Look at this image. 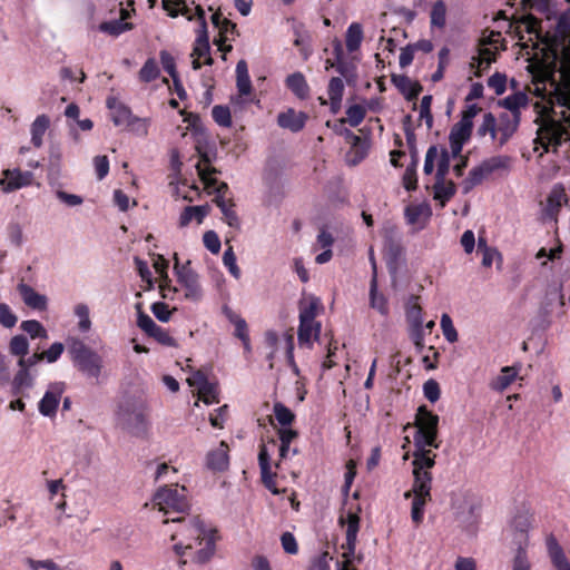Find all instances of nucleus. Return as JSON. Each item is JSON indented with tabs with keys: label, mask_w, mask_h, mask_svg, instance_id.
<instances>
[{
	"label": "nucleus",
	"mask_w": 570,
	"mask_h": 570,
	"mask_svg": "<svg viewBox=\"0 0 570 570\" xmlns=\"http://www.w3.org/2000/svg\"><path fill=\"white\" fill-rule=\"evenodd\" d=\"M556 36L549 46L552 53V61L542 70V77L538 81H548L551 87V104L556 108H561L556 115L560 116L558 120H550L538 130V137L534 139V150L542 148L543 153H558L563 144H569L564 151L570 155V30L560 32Z\"/></svg>",
	"instance_id": "obj_1"
},
{
	"label": "nucleus",
	"mask_w": 570,
	"mask_h": 570,
	"mask_svg": "<svg viewBox=\"0 0 570 570\" xmlns=\"http://www.w3.org/2000/svg\"><path fill=\"white\" fill-rule=\"evenodd\" d=\"M68 352L73 365L87 377L98 379L101 374V356L87 346L81 340H68Z\"/></svg>",
	"instance_id": "obj_2"
},
{
	"label": "nucleus",
	"mask_w": 570,
	"mask_h": 570,
	"mask_svg": "<svg viewBox=\"0 0 570 570\" xmlns=\"http://www.w3.org/2000/svg\"><path fill=\"white\" fill-rule=\"evenodd\" d=\"M439 421L438 414L428 410L425 405H421L415 415L416 431L413 436L414 445L423 444L439 449L441 444V442L438 441Z\"/></svg>",
	"instance_id": "obj_3"
},
{
	"label": "nucleus",
	"mask_w": 570,
	"mask_h": 570,
	"mask_svg": "<svg viewBox=\"0 0 570 570\" xmlns=\"http://www.w3.org/2000/svg\"><path fill=\"white\" fill-rule=\"evenodd\" d=\"M360 508L357 511L348 510L346 514H341L338 519V523L342 527H345L346 540L342 544V558L340 570H357L353 567V561L355 557V549L357 543V533L360 531L361 518L358 515Z\"/></svg>",
	"instance_id": "obj_4"
},
{
	"label": "nucleus",
	"mask_w": 570,
	"mask_h": 570,
	"mask_svg": "<svg viewBox=\"0 0 570 570\" xmlns=\"http://www.w3.org/2000/svg\"><path fill=\"white\" fill-rule=\"evenodd\" d=\"M154 503L163 511L167 518L183 515L189 509L186 498V489L178 485L165 487L159 489L154 495Z\"/></svg>",
	"instance_id": "obj_5"
},
{
	"label": "nucleus",
	"mask_w": 570,
	"mask_h": 570,
	"mask_svg": "<svg viewBox=\"0 0 570 570\" xmlns=\"http://www.w3.org/2000/svg\"><path fill=\"white\" fill-rule=\"evenodd\" d=\"M430 445H414L413 451V483L415 484H429L432 485V473L431 469L435 465L436 454L428 449Z\"/></svg>",
	"instance_id": "obj_6"
},
{
	"label": "nucleus",
	"mask_w": 570,
	"mask_h": 570,
	"mask_svg": "<svg viewBox=\"0 0 570 570\" xmlns=\"http://www.w3.org/2000/svg\"><path fill=\"white\" fill-rule=\"evenodd\" d=\"M277 448V441L274 438H269L266 441L262 440L258 452L262 483L274 494L279 493L276 487L277 472L272 470V453H274Z\"/></svg>",
	"instance_id": "obj_7"
},
{
	"label": "nucleus",
	"mask_w": 570,
	"mask_h": 570,
	"mask_svg": "<svg viewBox=\"0 0 570 570\" xmlns=\"http://www.w3.org/2000/svg\"><path fill=\"white\" fill-rule=\"evenodd\" d=\"M170 522L179 524V529L170 534L171 541H177L181 537L184 541L193 543V541H198L208 532L198 517L176 515L164 520L165 524Z\"/></svg>",
	"instance_id": "obj_8"
},
{
	"label": "nucleus",
	"mask_w": 570,
	"mask_h": 570,
	"mask_svg": "<svg viewBox=\"0 0 570 570\" xmlns=\"http://www.w3.org/2000/svg\"><path fill=\"white\" fill-rule=\"evenodd\" d=\"M175 258L176 263L174 268L177 282L185 288V298L193 302L199 301L203 296V291L199 284L198 274L190 268V262L180 266L176 255Z\"/></svg>",
	"instance_id": "obj_9"
},
{
	"label": "nucleus",
	"mask_w": 570,
	"mask_h": 570,
	"mask_svg": "<svg viewBox=\"0 0 570 570\" xmlns=\"http://www.w3.org/2000/svg\"><path fill=\"white\" fill-rule=\"evenodd\" d=\"M194 20L199 23L198 36L195 41L191 57L204 58L206 66H212L214 60L210 56V46L207 35V23L205 20V11L200 6L195 7Z\"/></svg>",
	"instance_id": "obj_10"
},
{
	"label": "nucleus",
	"mask_w": 570,
	"mask_h": 570,
	"mask_svg": "<svg viewBox=\"0 0 570 570\" xmlns=\"http://www.w3.org/2000/svg\"><path fill=\"white\" fill-rule=\"evenodd\" d=\"M431 489L432 485L429 484L413 483L411 491H407L404 494L406 499L410 498L412 493L414 495L412 501L411 518L416 527L423 522L424 508L426 503L432 500Z\"/></svg>",
	"instance_id": "obj_11"
},
{
	"label": "nucleus",
	"mask_w": 570,
	"mask_h": 570,
	"mask_svg": "<svg viewBox=\"0 0 570 570\" xmlns=\"http://www.w3.org/2000/svg\"><path fill=\"white\" fill-rule=\"evenodd\" d=\"M345 122V118H341L337 121V124L333 126V129L337 135L344 136L346 140L352 145L354 154V159L352 163L355 165L365 158L367 154V146L366 142L363 141L360 136L355 135L350 129L344 127Z\"/></svg>",
	"instance_id": "obj_12"
},
{
	"label": "nucleus",
	"mask_w": 570,
	"mask_h": 570,
	"mask_svg": "<svg viewBox=\"0 0 570 570\" xmlns=\"http://www.w3.org/2000/svg\"><path fill=\"white\" fill-rule=\"evenodd\" d=\"M2 175L3 178L0 179V185L6 193H11L30 185L32 178L30 171L23 173L20 169H4Z\"/></svg>",
	"instance_id": "obj_13"
},
{
	"label": "nucleus",
	"mask_w": 570,
	"mask_h": 570,
	"mask_svg": "<svg viewBox=\"0 0 570 570\" xmlns=\"http://www.w3.org/2000/svg\"><path fill=\"white\" fill-rule=\"evenodd\" d=\"M521 115L502 112L497 120L499 145H505L520 125Z\"/></svg>",
	"instance_id": "obj_14"
},
{
	"label": "nucleus",
	"mask_w": 570,
	"mask_h": 570,
	"mask_svg": "<svg viewBox=\"0 0 570 570\" xmlns=\"http://www.w3.org/2000/svg\"><path fill=\"white\" fill-rule=\"evenodd\" d=\"M391 81L407 101H415L423 91V86L417 80H411L406 75H392Z\"/></svg>",
	"instance_id": "obj_15"
},
{
	"label": "nucleus",
	"mask_w": 570,
	"mask_h": 570,
	"mask_svg": "<svg viewBox=\"0 0 570 570\" xmlns=\"http://www.w3.org/2000/svg\"><path fill=\"white\" fill-rule=\"evenodd\" d=\"M17 289L23 303L37 311H46L48 307V299L45 295L37 293L30 285L21 282L18 284Z\"/></svg>",
	"instance_id": "obj_16"
},
{
	"label": "nucleus",
	"mask_w": 570,
	"mask_h": 570,
	"mask_svg": "<svg viewBox=\"0 0 570 570\" xmlns=\"http://www.w3.org/2000/svg\"><path fill=\"white\" fill-rule=\"evenodd\" d=\"M371 261L373 267V275L370 284V306L385 316L390 312L389 303L386 297L377 292L376 263L372 254Z\"/></svg>",
	"instance_id": "obj_17"
},
{
	"label": "nucleus",
	"mask_w": 570,
	"mask_h": 570,
	"mask_svg": "<svg viewBox=\"0 0 570 570\" xmlns=\"http://www.w3.org/2000/svg\"><path fill=\"white\" fill-rule=\"evenodd\" d=\"M199 153V161L196 165V169L200 180L203 181L205 188H212L217 184V179L213 177V175L218 174L219 170L215 167L210 166L212 159L206 151Z\"/></svg>",
	"instance_id": "obj_18"
},
{
	"label": "nucleus",
	"mask_w": 570,
	"mask_h": 570,
	"mask_svg": "<svg viewBox=\"0 0 570 570\" xmlns=\"http://www.w3.org/2000/svg\"><path fill=\"white\" fill-rule=\"evenodd\" d=\"M307 120V115L303 111L296 112L294 109H288L277 116V124L282 128L289 129L293 132L301 131Z\"/></svg>",
	"instance_id": "obj_19"
},
{
	"label": "nucleus",
	"mask_w": 570,
	"mask_h": 570,
	"mask_svg": "<svg viewBox=\"0 0 570 570\" xmlns=\"http://www.w3.org/2000/svg\"><path fill=\"white\" fill-rule=\"evenodd\" d=\"M206 465L209 470L219 472L228 468V445L225 441H222L217 449L208 452Z\"/></svg>",
	"instance_id": "obj_20"
},
{
	"label": "nucleus",
	"mask_w": 570,
	"mask_h": 570,
	"mask_svg": "<svg viewBox=\"0 0 570 570\" xmlns=\"http://www.w3.org/2000/svg\"><path fill=\"white\" fill-rule=\"evenodd\" d=\"M216 530H209L204 537L197 542L199 546L204 543V547L198 549L195 553V561L204 564L208 562L216 551Z\"/></svg>",
	"instance_id": "obj_21"
},
{
	"label": "nucleus",
	"mask_w": 570,
	"mask_h": 570,
	"mask_svg": "<svg viewBox=\"0 0 570 570\" xmlns=\"http://www.w3.org/2000/svg\"><path fill=\"white\" fill-rule=\"evenodd\" d=\"M50 118L48 115H39L30 125L31 144L35 148H41L43 137L50 127Z\"/></svg>",
	"instance_id": "obj_22"
},
{
	"label": "nucleus",
	"mask_w": 570,
	"mask_h": 570,
	"mask_svg": "<svg viewBox=\"0 0 570 570\" xmlns=\"http://www.w3.org/2000/svg\"><path fill=\"white\" fill-rule=\"evenodd\" d=\"M107 107L110 109L111 120L115 126H126L130 121L132 117L130 108L119 102L116 98H108Z\"/></svg>",
	"instance_id": "obj_23"
},
{
	"label": "nucleus",
	"mask_w": 570,
	"mask_h": 570,
	"mask_svg": "<svg viewBox=\"0 0 570 570\" xmlns=\"http://www.w3.org/2000/svg\"><path fill=\"white\" fill-rule=\"evenodd\" d=\"M495 59L497 52L493 49L481 45L479 49V55L476 57H473L470 63L471 68L476 69L474 71V76L481 77L482 71L487 70L490 67V65L495 61Z\"/></svg>",
	"instance_id": "obj_24"
},
{
	"label": "nucleus",
	"mask_w": 570,
	"mask_h": 570,
	"mask_svg": "<svg viewBox=\"0 0 570 570\" xmlns=\"http://www.w3.org/2000/svg\"><path fill=\"white\" fill-rule=\"evenodd\" d=\"M456 185L452 180H438L433 185V198L440 203L441 207H444L455 195Z\"/></svg>",
	"instance_id": "obj_25"
},
{
	"label": "nucleus",
	"mask_w": 570,
	"mask_h": 570,
	"mask_svg": "<svg viewBox=\"0 0 570 570\" xmlns=\"http://www.w3.org/2000/svg\"><path fill=\"white\" fill-rule=\"evenodd\" d=\"M547 547L552 564L558 570H570V563L554 537L548 538Z\"/></svg>",
	"instance_id": "obj_26"
},
{
	"label": "nucleus",
	"mask_w": 570,
	"mask_h": 570,
	"mask_svg": "<svg viewBox=\"0 0 570 570\" xmlns=\"http://www.w3.org/2000/svg\"><path fill=\"white\" fill-rule=\"evenodd\" d=\"M321 333V323L299 321L297 337L299 345H312V338L318 340Z\"/></svg>",
	"instance_id": "obj_27"
},
{
	"label": "nucleus",
	"mask_w": 570,
	"mask_h": 570,
	"mask_svg": "<svg viewBox=\"0 0 570 570\" xmlns=\"http://www.w3.org/2000/svg\"><path fill=\"white\" fill-rule=\"evenodd\" d=\"M568 202L566 189L562 185H556L547 198V213L554 216L559 213L563 204Z\"/></svg>",
	"instance_id": "obj_28"
},
{
	"label": "nucleus",
	"mask_w": 570,
	"mask_h": 570,
	"mask_svg": "<svg viewBox=\"0 0 570 570\" xmlns=\"http://www.w3.org/2000/svg\"><path fill=\"white\" fill-rule=\"evenodd\" d=\"M61 391L49 390L45 393L39 402L38 409L43 416H55L58 410Z\"/></svg>",
	"instance_id": "obj_29"
},
{
	"label": "nucleus",
	"mask_w": 570,
	"mask_h": 570,
	"mask_svg": "<svg viewBox=\"0 0 570 570\" xmlns=\"http://www.w3.org/2000/svg\"><path fill=\"white\" fill-rule=\"evenodd\" d=\"M286 87L299 99L308 97L309 87L304 75L299 71L287 76L285 80Z\"/></svg>",
	"instance_id": "obj_30"
},
{
	"label": "nucleus",
	"mask_w": 570,
	"mask_h": 570,
	"mask_svg": "<svg viewBox=\"0 0 570 570\" xmlns=\"http://www.w3.org/2000/svg\"><path fill=\"white\" fill-rule=\"evenodd\" d=\"M528 104H529L528 95L524 92H521V91L514 92L499 101V106L509 110L508 114H517V115H521L520 109L525 108L528 106Z\"/></svg>",
	"instance_id": "obj_31"
},
{
	"label": "nucleus",
	"mask_w": 570,
	"mask_h": 570,
	"mask_svg": "<svg viewBox=\"0 0 570 570\" xmlns=\"http://www.w3.org/2000/svg\"><path fill=\"white\" fill-rule=\"evenodd\" d=\"M161 6L171 18L184 16L188 20H194L191 9L187 6L185 0H163Z\"/></svg>",
	"instance_id": "obj_32"
},
{
	"label": "nucleus",
	"mask_w": 570,
	"mask_h": 570,
	"mask_svg": "<svg viewBox=\"0 0 570 570\" xmlns=\"http://www.w3.org/2000/svg\"><path fill=\"white\" fill-rule=\"evenodd\" d=\"M364 38L363 27L358 22H352L345 33V45L348 52L357 51Z\"/></svg>",
	"instance_id": "obj_33"
},
{
	"label": "nucleus",
	"mask_w": 570,
	"mask_h": 570,
	"mask_svg": "<svg viewBox=\"0 0 570 570\" xmlns=\"http://www.w3.org/2000/svg\"><path fill=\"white\" fill-rule=\"evenodd\" d=\"M519 368L515 366H503L501 375L491 383V389L498 392L507 390L515 380Z\"/></svg>",
	"instance_id": "obj_34"
},
{
	"label": "nucleus",
	"mask_w": 570,
	"mask_h": 570,
	"mask_svg": "<svg viewBox=\"0 0 570 570\" xmlns=\"http://www.w3.org/2000/svg\"><path fill=\"white\" fill-rule=\"evenodd\" d=\"M208 214V206H187L179 217V226H187L194 218L202 223Z\"/></svg>",
	"instance_id": "obj_35"
},
{
	"label": "nucleus",
	"mask_w": 570,
	"mask_h": 570,
	"mask_svg": "<svg viewBox=\"0 0 570 570\" xmlns=\"http://www.w3.org/2000/svg\"><path fill=\"white\" fill-rule=\"evenodd\" d=\"M121 14V19L119 20L102 22L99 27L100 30L111 36H119L122 32L132 29V23L124 21V19L128 17L127 11L122 9Z\"/></svg>",
	"instance_id": "obj_36"
},
{
	"label": "nucleus",
	"mask_w": 570,
	"mask_h": 570,
	"mask_svg": "<svg viewBox=\"0 0 570 570\" xmlns=\"http://www.w3.org/2000/svg\"><path fill=\"white\" fill-rule=\"evenodd\" d=\"M160 76V69L155 58H148L138 72L140 82L149 83Z\"/></svg>",
	"instance_id": "obj_37"
},
{
	"label": "nucleus",
	"mask_w": 570,
	"mask_h": 570,
	"mask_svg": "<svg viewBox=\"0 0 570 570\" xmlns=\"http://www.w3.org/2000/svg\"><path fill=\"white\" fill-rule=\"evenodd\" d=\"M32 384L33 380L29 371L20 367L12 380L11 392L13 395H20L22 394L23 389L31 387Z\"/></svg>",
	"instance_id": "obj_38"
},
{
	"label": "nucleus",
	"mask_w": 570,
	"mask_h": 570,
	"mask_svg": "<svg viewBox=\"0 0 570 570\" xmlns=\"http://www.w3.org/2000/svg\"><path fill=\"white\" fill-rule=\"evenodd\" d=\"M417 296H411L406 304V318L413 327H421L423 324L422 307Z\"/></svg>",
	"instance_id": "obj_39"
},
{
	"label": "nucleus",
	"mask_w": 570,
	"mask_h": 570,
	"mask_svg": "<svg viewBox=\"0 0 570 570\" xmlns=\"http://www.w3.org/2000/svg\"><path fill=\"white\" fill-rule=\"evenodd\" d=\"M473 122H465L459 120L452 128L449 135V139H454L465 144L472 135Z\"/></svg>",
	"instance_id": "obj_40"
},
{
	"label": "nucleus",
	"mask_w": 570,
	"mask_h": 570,
	"mask_svg": "<svg viewBox=\"0 0 570 570\" xmlns=\"http://www.w3.org/2000/svg\"><path fill=\"white\" fill-rule=\"evenodd\" d=\"M273 413L282 428L291 426L295 421L293 411L281 402H276L273 406Z\"/></svg>",
	"instance_id": "obj_41"
},
{
	"label": "nucleus",
	"mask_w": 570,
	"mask_h": 570,
	"mask_svg": "<svg viewBox=\"0 0 570 570\" xmlns=\"http://www.w3.org/2000/svg\"><path fill=\"white\" fill-rule=\"evenodd\" d=\"M20 328L26 332L31 338H48V332L43 325L37 320L23 321Z\"/></svg>",
	"instance_id": "obj_42"
},
{
	"label": "nucleus",
	"mask_w": 570,
	"mask_h": 570,
	"mask_svg": "<svg viewBox=\"0 0 570 570\" xmlns=\"http://www.w3.org/2000/svg\"><path fill=\"white\" fill-rule=\"evenodd\" d=\"M510 157L508 156H493L483 160L481 164L483 165V169L488 175H491L494 171L501 169H508L510 167Z\"/></svg>",
	"instance_id": "obj_43"
},
{
	"label": "nucleus",
	"mask_w": 570,
	"mask_h": 570,
	"mask_svg": "<svg viewBox=\"0 0 570 570\" xmlns=\"http://www.w3.org/2000/svg\"><path fill=\"white\" fill-rule=\"evenodd\" d=\"M488 134L491 136L492 140L497 139V118L492 112L484 114L483 121L478 128V135L480 137H484Z\"/></svg>",
	"instance_id": "obj_44"
},
{
	"label": "nucleus",
	"mask_w": 570,
	"mask_h": 570,
	"mask_svg": "<svg viewBox=\"0 0 570 570\" xmlns=\"http://www.w3.org/2000/svg\"><path fill=\"white\" fill-rule=\"evenodd\" d=\"M411 151H412V156L414 159H413L411 166H407V168L403 175V186L409 191L415 190L417 187V178H416V170H415V167L417 165L416 151L414 149Z\"/></svg>",
	"instance_id": "obj_45"
},
{
	"label": "nucleus",
	"mask_w": 570,
	"mask_h": 570,
	"mask_svg": "<svg viewBox=\"0 0 570 570\" xmlns=\"http://www.w3.org/2000/svg\"><path fill=\"white\" fill-rule=\"evenodd\" d=\"M446 23V6L443 1H436L431 10V24L440 29Z\"/></svg>",
	"instance_id": "obj_46"
},
{
	"label": "nucleus",
	"mask_w": 570,
	"mask_h": 570,
	"mask_svg": "<svg viewBox=\"0 0 570 570\" xmlns=\"http://www.w3.org/2000/svg\"><path fill=\"white\" fill-rule=\"evenodd\" d=\"M9 350L12 355L24 357L29 352V342L24 335H16L10 340Z\"/></svg>",
	"instance_id": "obj_47"
},
{
	"label": "nucleus",
	"mask_w": 570,
	"mask_h": 570,
	"mask_svg": "<svg viewBox=\"0 0 570 570\" xmlns=\"http://www.w3.org/2000/svg\"><path fill=\"white\" fill-rule=\"evenodd\" d=\"M212 116L216 124L228 128L232 126V115L227 106L216 105L212 109Z\"/></svg>",
	"instance_id": "obj_48"
},
{
	"label": "nucleus",
	"mask_w": 570,
	"mask_h": 570,
	"mask_svg": "<svg viewBox=\"0 0 570 570\" xmlns=\"http://www.w3.org/2000/svg\"><path fill=\"white\" fill-rule=\"evenodd\" d=\"M488 176L482 164L472 168L469 173V177L464 180V193H468L473 186L481 184Z\"/></svg>",
	"instance_id": "obj_49"
},
{
	"label": "nucleus",
	"mask_w": 570,
	"mask_h": 570,
	"mask_svg": "<svg viewBox=\"0 0 570 570\" xmlns=\"http://www.w3.org/2000/svg\"><path fill=\"white\" fill-rule=\"evenodd\" d=\"M347 119L346 122L352 127L361 125L366 116V109L362 105H352L346 109Z\"/></svg>",
	"instance_id": "obj_50"
},
{
	"label": "nucleus",
	"mask_w": 570,
	"mask_h": 570,
	"mask_svg": "<svg viewBox=\"0 0 570 570\" xmlns=\"http://www.w3.org/2000/svg\"><path fill=\"white\" fill-rule=\"evenodd\" d=\"M198 395L206 404H215L219 402L217 386L210 382L199 386Z\"/></svg>",
	"instance_id": "obj_51"
},
{
	"label": "nucleus",
	"mask_w": 570,
	"mask_h": 570,
	"mask_svg": "<svg viewBox=\"0 0 570 570\" xmlns=\"http://www.w3.org/2000/svg\"><path fill=\"white\" fill-rule=\"evenodd\" d=\"M75 315L79 317L78 327L79 331L85 333L88 332L91 327V321L89 317V307L83 304L79 303L75 306Z\"/></svg>",
	"instance_id": "obj_52"
},
{
	"label": "nucleus",
	"mask_w": 570,
	"mask_h": 570,
	"mask_svg": "<svg viewBox=\"0 0 570 570\" xmlns=\"http://www.w3.org/2000/svg\"><path fill=\"white\" fill-rule=\"evenodd\" d=\"M451 164V155L446 148H442L438 161V169L435 174V179L443 180L446 178V175L450 170Z\"/></svg>",
	"instance_id": "obj_53"
},
{
	"label": "nucleus",
	"mask_w": 570,
	"mask_h": 570,
	"mask_svg": "<svg viewBox=\"0 0 570 570\" xmlns=\"http://www.w3.org/2000/svg\"><path fill=\"white\" fill-rule=\"evenodd\" d=\"M148 336L155 338L159 344L169 347H177V341L169 332L161 326H157Z\"/></svg>",
	"instance_id": "obj_54"
},
{
	"label": "nucleus",
	"mask_w": 570,
	"mask_h": 570,
	"mask_svg": "<svg viewBox=\"0 0 570 570\" xmlns=\"http://www.w3.org/2000/svg\"><path fill=\"white\" fill-rule=\"evenodd\" d=\"M441 328L445 340L450 343H455L459 338L458 332L453 325L452 318L449 314H443L441 317Z\"/></svg>",
	"instance_id": "obj_55"
},
{
	"label": "nucleus",
	"mask_w": 570,
	"mask_h": 570,
	"mask_svg": "<svg viewBox=\"0 0 570 570\" xmlns=\"http://www.w3.org/2000/svg\"><path fill=\"white\" fill-rule=\"evenodd\" d=\"M317 309H318V301L317 299H311L306 304H301L299 321L316 322L315 317L317 315Z\"/></svg>",
	"instance_id": "obj_56"
},
{
	"label": "nucleus",
	"mask_w": 570,
	"mask_h": 570,
	"mask_svg": "<svg viewBox=\"0 0 570 570\" xmlns=\"http://www.w3.org/2000/svg\"><path fill=\"white\" fill-rule=\"evenodd\" d=\"M126 126L131 132L144 137L148 134L149 119L139 118L132 115L130 121Z\"/></svg>",
	"instance_id": "obj_57"
},
{
	"label": "nucleus",
	"mask_w": 570,
	"mask_h": 570,
	"mask_svg": "<svg viewBox=\"0 0 570 570\" xmlns=\"http://www.w3.org/2000/svg\"><path fill=\"white\" fill-rule=\"evenodd\" d=\"M234 335L242 341L244 350L246 352H250V338H249V331L246 321L243 318L242 321H238L235 325V332Z\"/></svg>",
	"instance_id": "obj_58"
},
{
	"label": "nucleus",
	"mask_w": 570,
	"mask_h": 570,
	"mask_svg": "<svg viewBox=\"0 0 570 570\" xmlns=\"http://www.w3.org/2000/svg\"><path fill=\"white\" fill-rule=\"evenodd\" d=\"M432 100L433 97L431 95H426L422 98L420 105V118L425 121L429 129L433 126V115L431 112Z\"/></svg>",
	"instance_id": "obj_59"
},
{
	"label": "nucleus",
	"mask_w": 570,
	"mask_h": 570,
	"mask_svg": "<svg viewBox=\"0 0 570 570\" xmlns=\"http://www.w3.org/2000/svg\"><path fill=\"white\" fill-rule=\"evenodd\" d=\"M159 58L164 70L171 77V79L179 77L176 69V60L170 52L161 50L159 52Z\"/></svg>",
	"instance_id": "obj_60"
},
{
	"label": "nucleus",
	"mask_w": 570,
	"mask_h": 570,
	"mask_svg": "<svg viewBox=\"0 0 570 570\" xmlns=\"http://www.w3.org/2000/svg\"><path fill=\"white\" fill-rule=\"evenodd\" d=\"M17 316L6 303H0V324L3 327L11 328L17 324Z\"/></svg>",
	"instance_id": "obj_61"
},
{
	"label": "nucleus",
	"mask_w": 570,
	"mask_h": 570,
	"mask_svg": "<svg viewBox=\"0 0 570 570\" xmlns=\"http://www.w3.org/2000/svg\"><path fill=\"white\" fill-rule=\"evenodd\" d=\"M330 99L342 100L344 95V82L340 77L331 78L327 87Z\"/></svg>",
	"instance_id": "obj_62"
},
{
	"label": "nucleus",
	"mask_w": 570,
	"mask_h": 570,
	"mask_svg": "<svg viewBox=\"0 0 570 570\" xmlns=\"http://www.w3.org/2000/svg\"><path fill=\"white\" fill-rule=\"evenodd\" d=\"M223 263L229 271V273L238 278L240 276V269L236 264V256L234 254L233 247L229 246L223 255Z\"/></svg>",
	"instance_id": "obj_63"
},
{
	"label": "nucleus",
	"mask_w": 570,
	"mask_h": 570,
	"mask_svg": "<svg viewBox=\"0 0 570 570\" xmlns=\"http://www.w3.org/2000/svg\"><path fill=\"white\" fill-rule=\"evenodd\" d=\"M488 86L500 96L507 89V77L503 73L495 72L488 79Z\"/></svg>",
	"instance_id": "obj_64"
}]
</instances>
